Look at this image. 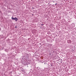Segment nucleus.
Wrapping results in <instances>:
<instances>
[{"label": "nucleus", "mask_w": 76, "mask_h": 76, "mask_svg": "<svg viewBox=\"0 0 76 76\" xmlns=\"http://www.w3.org/2000/svg\"><path fill=\"white\" fill-rule=\"evenodd\" d=\"M67 42L68 43H71L72 41L70 40H67Z\"/></svg>", "instance_id": "1"}, {"label": "nucleus", "mask_w": 76, "mask_h": 76, "mask_svg": "<svg viewBox=\"0 0 76 76\" xmlns=\"http://www.w3.org/2000/svg\"><path fill=\"white\" fill-rule=\"evenodd\" d=\"M15 21H16V22H17V21L18 20V18L15 17Z\"/></svg>", "instance_id": "2"}, {"label": "nucleus", "mask_w": 76, "mask_h": 76, "mask_svg": "<svg viewBox=\"0 0 76 76\" xmlns=\"http://www.w3.org/2000/svg\"><path fill=\"white\" fill-rule=\"evenodd\" d=\"M12 20H15V18H14L13 17H12L11 18Z\"/></svg>", "instance_id": "3"}, {"label": "nucleus", "mask_w": 76, "mask_h": 76, "mask_svg": "<svg viewBox=\"0 0 76 76\" xmlns=\"http://www.w3.org/2000/svg\"><path fill=\"white\" fill-rule=\"evenodd\" d=\"M15 28H18V27H17V26H15Z\"/></svg>", "instance_id": "4"}, {"label": "nucleus", "mask_w": 76, "mask_h": 76, "mask_svg": "<svg viewBox=\"0 0 76 76\" xmlns=\"http://www.w3.org/2000/svg\"><path fill=\"white\" fill-rule=\"evenodd\" d=\"M32 9H35L34 8V7H32Z\"/></svg>", "instance_id": "5"}, {"label": "nucleus", "mask_w": 76, "mask_h": 76, "mask_svg": "<svg viewBox=\"0 0 76 76\" xmlns=\"http://www.w3.org/2000/svg\"><path fill=\"white\" fill-rule=\"evenodd\" d=\"M57 4V3L55 4V5H56V4Z\"/></svg>", "instance_id": "6"}, {"label": "nucleus", "mask_w": 76, "mask_h": 76, "mask_svg": "<svg viewBox=\"0 0 76 76\" xmlns=\"http://www.w3.org/2000/svg\"><path fill=\"white\" fill-rule=\"evenodd\" d=\"M32 15H34V14H32Z\"/></svg>", "instance_id": "7"}, {"label": "nucleus", "mask_w": 76, "mask_h": 76, "mask_svg": "<svg viewBox=\"0 0 76 76\" xmlns=\"http://www.w3.org/2000/svg\"><path fill=\"white\" fill-rule=\"evenodd\" d=\"M42 25H44V24H42Z\"/></svg>", "instance_id": "8"}]
</instances>
